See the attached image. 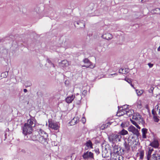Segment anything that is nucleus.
<instances>
[{
  "instance_id": "obj_37",
  "label": "nucleus",
  "mask_w": 160,
  "mask_h": 160,
  "mask_svg": "<svg viewBox=\"0 0 160 160\" xmlns=\"http://www.w3.org/2000/svg\"><path fill=\"white\" fill-rule=\"evenodd\" d=\"M152 152H151L150 151H148V156H147V160H149L150 158V157L151 156V154Z\"/></svg>"
},
{
  "instance_id": "obj_14",
  "label": "nucleus",
  "mask_w": 160,
  "mask_h": 160,
  "mask_svg": "<svg viewBox=\"0 0 160 160\" xmlns=\"http://www.w3.org/2000/svg\"><path fill=\"white\" fill-rule=\"evenodd\" d=\"M149 160H160V155L158 154H153Z\"/></svg>"
},
{
  "instance_id": "obj_25",
  "label": "nucleus",
  "mask_w": 160,
  "mask_h": 160,
  "mask_svg": "<svg viewBox=\"0 0 160 160\" xmlns=\"http://www.w3.org/2000/svg\"><path fill=\"white\" fill-rule=\"evenodd\" d=\"M86 146L88 147H90L91 148H92V143L91 141L89 140L85 143Z\"/></svg>"
},
{
  "instance_id": "obj_34",
  "label": "nucleus",
  "mask_w": 160,
  "mask_h": 160,
  "mask_svg": "<svg viewBox=\"0 0 160 160\" xmlns=\"http://www.w3.org/2000/svg\"><path fill=\"white\" fill-rule=\"evenodd\" d=\"M159 10H160V8H155V9L152 10L151 11V12L153 14H155V13H157V12H155V11H158Z\"/></svg>"
},
{
  "instance_id": "obj_24",
  "label": "nucleus",
  "mask_w": 160,
  "mask_h": 160,
  "mask_svg": "<svg viewBox=\"0 0 160 160\" xmlns=\"http://www.w3.org/2000/svg\"><path fill=\"white\" fill-rule=\"evenodd\" d=\"M157 109V112H158V114H157L158 115V117H160V104H158L155 107V109Z\"/></svg>"
},
{
  "instance_id": "obj_38",
  "label": "nucleus",
  "mask_w": 160,
  "mask_h": 160,
  "mask_svg": "<svg viewBox=\"0 0 160 160\" xmlns=\"http://www.w3.org/2000/svg\"><path fill=\"white\" fill-rule=\"evenodd\" d=\"M154 121L156 122H158L159 120V119L158 118L157 116L153 117Z\"/></svg>"
},
{
  "instance_id": "obj_9",
  "label": "nucleus",
  "mask_w": 160,
  "mask_h": 160,
  "mask_svg": "<svg viewBox=\"0 0 160 160\" xmlns=\"http://www.w3.org/2000/svg\"><path fill=\"white\" fill-rule=\"evenodd\" d=\"M121 148L120 147H118V146L114 145L112 147V151L113 152L118 155H119L120 153Z\"/></svg>"
},
{
  "instance_id": "obj_45",
  "label": "nucleus",
  "mask_w": 160,
  "mask_h": 160,
  "mask_svg": "<svg viewBox=\"0 0 160 160\" xmlns=\"http://www.w3.org/2000/svg\"><path fill=\"white\" fill-rule=\"evenodd\" d=\"M86 119L84 117L82 118V121L83 123H84L86 122Z\"/></svg>"
},
{
  "instance_id": "obj_26",
  "label": "nucleus",
  "mask_w": 160,
  "mask_h": 160,
  "mask_svg": "<svg viewBox=\"0 0 160 160\" xmlns=\"http://www.w3.org/2000/svg\"><path fill=\"white\" fill-rule=\"evenodd\" d=\"M131 122L137 128H138L140 129L141 128L138 124V122H136V121H134L133 120H131Z\"/></svg>"
},
{
  "instance_id": "obj_56",
  "label": "nucleus",
  "mask_w": 160,
  "mask_h": 160,
  "mask_svg": "<svg viewBox=\"0 0 160 160\" xmlns=\"http://www.w3.org/2000/svg\"><path fill=\"white\" fill-rule=\"evenodd\" d=\"M118 160H119V159H118Z\"/></svg>"
},
{
  "instance_id": "obj_19",
  "label": "nucleus",
  "mask_w": 160,
  "mask_h": 160,
  "mask_svg": "<svg viewBox=\"0 0 160 160\" xmlns=\"http://www.w3.org/2000/svg\"><path fill=\"white\" fill-rule=\"evenodd\" d=\"M69 63L68 61L66 60L62 61L60 63V66L63 67H67Z\"/></svg>"
},
{
  "instance_id": "obj_7",
  "label": "nucleus",
  "mask_w": 160,
  "mask_h": 160,
  "mask_svg": "<svg viewBox=\"0 0 160 160\" xmlns=\"http://www.w3.org/2000/svg\"><path fill=\"white\" fill-rule=\"evenodd\" d=\"M48 126L49 128L54 130H57L58 129L59 127L57 123L52 122V121H50L49 120L48 121Z\"/></svg>"
},
{
  "instance_id": "obj_15",
  "label": "nucleus",
  "mask_w": 160,
  "mask_h": 160,
  "mask_svg": "<svg viewBox=\"0 0 160 160\" xmlns=\"http://www.w3.org/2000/svg\"><path fill=\"white\" fill-rule=\"evenodd\" d=\"M159 144L157 140H154L150 144V145L153 148H157L158 147Z\"/></svg>"
},
{
  "instance_id": "obj_4",
  "label": "nucleus",
  "mask_w": 160,
  "mask_h": 160,
  "mask_svg": "<svg viewBox=\"0 0 160 160\" xmlns=\"http://www.w3.org/2000/svg\"><path fill=\"white\" fill-rule=\"evenodd\" d=\"M132 119L135 120V121L138 122L139 124L143 125L144 123V121L143 118H142V116L139 113H136L133 116Z\"/></svg>"
},
{
  "instance_id": "obj_29",
  "label": "nucleus",
  "mask_w": 160,
  "mask_h": 160,
  "mask_svg": "<svg viewBox=\"0 0 160 160\" xmlns=\"http://www.w3.org/2000/svg\"><path fill=\"white\" fill-rule=\"evenodd\" d=\"M136 92L137 95L138 96H140L143 93L144 90H136Z\"/></svg>"
},
{
  "instance_id": "obj_39",
  "label": "nucleus",
  "mask_w": 160,
  "mask_h": 160,
  "mask_svg": "<svg viewBox=\"0 0 160 160\" xmlns=\"http://www.w3.org/2000/svg\"><path fill=\"white\" fill-rule=\"evenodd\" d=\"M76 99H78V101L79 102V103L80 102V100L82 99L81 96L79 95H76Z\"/></svg>"
},
{
  "instance_id": "obj_46",
  "label": "nucleus",
  "mask_w": 160,
  "mask_h": 160,
  "mask_svg": "<svg viewBox=\"0 0 160 160\" xmlns=\"http://www.w3.org/2000/svg\"><path fill=\"white\" fill-rule=\"evenodd\" d=\"M148 65L149 66L150 68H151L152 67L153 65V64H152L151 63H149L148 64Z\"/></svg>"
},
{
  "instance_id": "obj_55",
  "label": "nucleus",
  "mask_w": 160,
  "mask_h": 160,
  "mask_svg": "<svg viewBox=\"0 0 160 160\" xmlns=\"http://www.w3.org/2000/svg\"><path fill=\"white\" fill-rule=\"evenodd\" d=\"M143 0H141V2H142V1H143Z\"/></svg>"
},
{
  "instance_id": "obj_16",
  "label": "nucleus",
  "mask_w": 160,
  "mask_h": 160,
  "mask_svg": "<svg viewBox=\"0 0 160 160\" xmlns=\"http://www.w3.org/2000/svg\"><path fill=\"white\" fill-rule=\"evenodd\" d=\"M75 98L74 95H72L70 96L67 97L66 99V101L68 103H70Z\"/></svg>"
},
{
  "instance_id": "obj_11",
  "label": "nucleus",
  "mask_w": 160,
  "mask_h": 160,
  "mask_svg": "<svg viewBox=\"0 0 160 160\" xmlns=\"http://www.w3.org/2000/svg\"><path fill=\"white\" fill-rule=\"evenodd\" d=\"M124 106V107H121L120 108H122V109H120L119 111L117 113L118 116H120L123 115H124L126 114L125 112L126 111V108Z\"/></svg>"
},
{
  "instance_id": "obj_36",
  "label": "nucleus",
  "mask_w": 160,
  "mask_h": 160,
  "mask_svg": "<svg viewBox=\"0 0 160 160\" xmlns=\"http://www.w3.org/2000/svg\"><path fill=\"white\" fill-rule=\"evenodd\" d=\"M102 151H104V150H105V151H108V150H109V148H107L106 146H102Z\"/></svg>"
},
{
  "instance_id": "obj_13",
  "label": "nucleus",
  "mask_w": 160,
  "mask_h": 160,
  "mask_svg": "<svg viewBox=\"0 0 160 160\" xmlns=\"http://www.w3.org/2000/svg\"><path fill=\"white\" fill-rule=\"evenodd\" d=\"M102 37L107 40H110L112 38V35L108 33H104L102 35Z\"/></svg>"
},
{
  "instance_id": "obj_18",
  "label": "nucleus",
  "mask_w": 160,
  "mask_h": 160,
  "mask_svg": "<svg viewBox=\"0 0 160 160\" xmlns=\"http://www.w3.org/2000/svg\"><path fill=\"white\" fill-rule=\"evenodd\" d=\"M124 145L125 147V150L127 151L129 150L130 149V147L131 146L128 143H127V141L125 140L124 143Z\"/></svg>"
},
{
  "instance_id": "obj_42",
  "label": "nucleus",
  "mask_w": 160,
  "mask_h": 160,
  "mask_svg": "<svg viewBox=\"0 0 160 160\" xmlns=\"http://www.w3.org/2000/svg\"><path fill=\"white\" fill-rule=\"evenodd\" d=\"M154 89V88L153 87H151L150 88L149 90V92L150 93H152L153 92V90Z\"/></svg>"
},
{
  "instance_id": "obj_53",
  "label": "nucleus",
  "mask_w": 160,
  "mask_h": 160,
  "mask_svg": "<svg viewBox=\"0 0 160 160\" xmlns=\"http://www.w3.org/2000/svg\"><path fill=\"white\" fill-rule=\"evenodd\" d=\"M158 51H160V46L158 48Z\"/></svg>"
},
{
  "instance_id": "obj_35",
  "label": "nucleus",
  "mask_w": 160,
  "mask_h": 160,
  "mask_svg": "<svg viewBox=\"0 0 160 160\" xmlns=\"http://www.w3.org/2000/svg\"><path fill=\"white\" fill-rule=\"evenodd\" d=\"M40 8L36 7L34 9V11L36 12L37 13H39V12Z\"/></svg>"
},
{
  "instance_id": "obj_50",
  "label": "nucleus",
  "mask_w": 160,
  "mask_h": 160,
  "mask_svg": "<svg viewBox=\"0 0 160 160\" xmlns=\"http://www.w3.org/2000/svg\"><path fill=\"white\" fill-rule=\"evenodd\" d=\"M117 75V74L116 73H114V74H111L110 75L111 76H112L113 75Z\"/></svg>"
},
{
  "instance_id": "obj_27",
  "label": "nucleus",
  "mask_w": 160,
  "mask_h": 160,
  "mask_svg": "<svg viewBox=\"0 0 160 160\" xmlns=\"http://www.w3.org/2000/svg\"><path fill=\"white\" fill-rule=\"evenodd\" d=\"M118 133L120 134L121 136V135H124L127 134L128 133V132L125 129H123Z\"/></svg>"
},
{
  "instance_id": "obj_47",
  "label": "nucleus",
  "mask_w": 160,
  "mask_h": 160,
  "mask_svg": "<svg viewBox=\"0 0 160 160\" xmlns=\"http://www.w3.org/2000/svg\"><path fill=\"white\" fill-rule=\"evenodd\" d=\"M124 106L125 108H126L125 109H129L128 108V106L127 105H124L122 107H124Z\"/></svg>"
},
{
  "instance_id": "obj_1",
  "label": "nucleus",
  "mask_w": 160,
  "mask_h": 160,
  "mask_svg": "<svg viewBox=\"0 0 160 160\" xmlns=\"http://www.w3.org/2000/svg\"><path fill=\"white\" fill-rule=\"evenodd\" d=\"M35 126V120L34 118H32L28 120L27 123L24 124L22 127V133L25 135L24 139L26 140L30 139V134L33 131V128Z\"/></svg>"
},
{
  "instance_id": "obj_3",
  "label": "nucleus",
  "mask_w": 160,
  "mask_h": 160,
  "mask_svg": "<svg viewBox=\"0 0 160 160\" xmlns=\"http://www.w3.org/2000/svg\"><path fill=\"white\" fill-rule=\"evenodd\" d=\"M121 136L119 133L112 134L108 137L109 141L113 143L121 141Z\"/></svg>"
},
{
  "instance_id": "obj_33",
  "label": "nucleus",
  "mask_w": 160,
  "mask_h": 160,
  "mask_svg": "<svg viewBox=\"0 0 160 160\" xmlns=\"http://www.w3.org/2000/svg\"><path fill=\"white\" fill-rule=\"evenodd\" d=\"M144 155V153L143 151H141L139 153V156H140V159H142L143 158V156Z\"/></svg>"
},
{
  "instance_id": "obj_28",
  "label": "nucleus",
  "mask_w": 160,
  "mask_h": 160,
  "mask_svg": "<svg viewBox=\"0 0 160 160\" xmlns=\"http://www.w3.org/2000/svg\"><path fill=\"white\" fill-rule=\"evenodd\" d=\"M102 156L103 157H107L109 156L108 151H102Z\"/></svg>"
},
{
  "instance_id": "obj_40",
  "label": "nucleus",
  "mask_w": 160,
  "mask_h": 160,
  "mask_svg": "<svg viewBox=\"0 0 160 160\" xmlns=\"http://www.w3.org/2000/svg\"><path fill=\"white\" fill-rule=\"evenodd\" d=\"M47 61L48 63L51 64V65H52L53 67H55L54 64L51 61V60L50 59H47Z\"/></svg>"
},
{
  "instance_id": "obj_5",
  "label": "nucleus",
  "mask_w": 160,
  "mask_h": 160,
  "mask_svg": "<svg viewBox=\"0 0 160 160\" xmlns=\"http://www.w3.org/2000/svg\"><path fill=\"white\" fill-rule=\"evenodd\" d=\"M128 130L129 132H131L134 134L136 135L137 137L139 136L140 135L138 130L132 125L129 126L128 128Z\"/></svg>"
},
{
  "instance_id": "obj_8",
  "label": "nucleus",
  "mask_w": 160,
  "mask_h": 160,
  "mask_svg": "<svg viewBox=\"0 0 160 160\" xmlns=\"http://www.w3.org/2000/svg\"><path fill=\"white\" fill-rule=\"evenodd\" d=\"M40 133V131H39V129L38 131H35L32 136H30V138L33 141H38V138H39Z\"/></svg>"
},
{
  "instance_id": "obj_54",
  "label": "nucleus",
  "mask_w": 160,
  "mask_h": 160,
  "mask_svg": "<svg viewBox=\"0 0 160 160\" xmlns=\"http://www.w3.org/2000/svg\"><path fill=\"white\" fill-rule=\"evenodd\" d=\"M5 138H6V133H5L4 134Z\"/></svg>"
},
{
  "instance_id": "obj_49",
  "label": "nucleus",
  "mask_w": 160,
  "mask_h": 160,
  "mask_svg": "<svg viewBox=\"0 0 160 160\" xmlns=\"http://www.w3.org/2000/svg\"><path fill=\"white\" fill-rule=\"evenodd\" d=\"M23 91H24V92H27L28 90H27V89H23Z\"/></svg>"
},
{
  "instance_id": "obj_51",
  "label": "nucleus",
  "mask_w": 160,
  "mask_h": 160,
  "mask_svg": "<svg viewBox=\"0 0 160 160\" xmlns=\"http://www.w3.org/2000/svg\"><path fill=\"white\" fill-rule=\"evenodd\" d=\"M95 151L97 152V153H99V152H98V150L96 149V150H95Z\"/></svg>"
},
{
  "instance_id": "obj_23",
  "label": "nucleus",
  "mask_w": 160,
  "mask_h": 160,
  "mask_svg": "<svg viewBox=\"0 0 160 160\" xmlns=\"http://www.w3.org/2000/svg\"><path fill=\"white\" fill-rule=\"evenodd\" d=\"M133 138V137H131L129 136L127 139V143H128V144H129L130 145H131V146L133 144V141H132V139Z\"/></svg>"
},
{
  "instance_id": "obj_43",
  "label": "nucleus",
  "mask_w": 160,
  "mask_h": 160,
  "mask_svg": "<svg viewBox=\"0 0 160 160\" xmlns=\"http://www.w3.org/2000/svg\"><path fill=\"white\" fill-rule=\"evenodd\" d=\"M152 115H153V117L155 116H156V115H157V114H156V112L154 111V109H153L152 110Z\"/></svg>"
},
{
  "instance_id": "obj_52",
  "label": "nucleus",
  "mask_w": 160,
  "mask_h": 160,
  "mask_svg": "<svg viewBox=\"0 0 160 160\" xmlns=\"http://www.w3.org/2000/svg\"><path fill=\"white\" fill-rule=\"evenodd\" d=\"M121 126L122 127V128H123V126H124V124H123L122 123V124H121Z\"/></svg>"
},
{
  "instance_id": "obj_31",
  "label": "nucleus",
  "mask_w": 160,
  "mask_h": 160,
  "mask_svg": "<svg viewBox=\"0 0 160 160\" xmlns=\"http://www.w3.org/2000/svg\"><path fill=\"white\" fill-rule=\"evenodd\" d=\"M136 105L138 108H141L142 107V103L141 101L139 100L137 101L136 103Z\"/></svg>"
},
{
  "instance_id": "obj_48",
  "label": "nucleus",
  "mask_w": 160,
  "mask_h": 160,
  "mask_svg": "<svg viewBox=\"0 0 160 160\" xmlns=\"http://www.w3.org/2000/svg\"><path fill=\"white\" fill-rule=\"evenodd\" d=\"M149 150L152 152L153 151V149L152 148H150Z\"/></svg>"
},
{
  "instance_id": "obj_44",
  "label": "nucleus",
  "mask_w": 160,
  "mask_h": 160,
  "mask_svg": "<svg viewBox=\"0 0 160 160\" xmlns=\"http://www.w3.org/2000/svg\"><path fill=\"white\" fill-rule=\"evenodd\" d=\"M125 80L129 83L131 82V80L128 78H125Z\"/></svg>"
},
{
  "instance_id": "obj_12",
  "label": "nucleus",
  "mask_w": 160,
  "mask_h": 160,
  "mask_svg": "<svg viewBox=\"0 0 160 160\" xmlns=\"http://www.w3.org/2000/svg\"><path fill=\"white\" fill-rule=\"evenodd\" d=\"M80 117L78 116H75L71 120L70 122L71 125H74L78 122Z\"/></svg>"
},
{
  "instance_id": "obj_41",
  "label": "nucleus",
  "mask_w": 160,
  "mask_h": 160,
  "mask_svg": "<svg viewBox=\"0 0 160 160\" xmlns=\"http://www.w3.org/2000/svg\"><path fill=\"white\" fill-rule=\"evenodd\" d=\"M87 91L86 90H84L82 93V95L84 96H85L87 94Z\"/></svg>"
},
{
  "instance_id": "obj_2",
  "label": "nucleus",
  "mask_w": 160,
  "mask_h": 160,
  "mask_svg": "<svg viewBox=\"0 0 160 160\" xmlns=\"http://www.w3.org/2000/svg\"><path fill=\"white\" fill-rule=\"evenodd\" d=\"M39 131H40V133L38 141L43 144H47L48 143V134L41 129H39Z\"/></svg>"
},
{
  "instance_id": "obj_30",
  "label": "nucleus",
  "mask_w": 160,
  "mask_h": 160,
  "mask_svg": "<svg viewBox=\"0 0 160 160\" xmlns=\"http://www.w3.org/2000/svg\"><path fill=\"white\" fill-rule=\"evenodd\" d=\"M8 75V72H2L1 74V77H2L3 78H6L7 77V76Z\"/></svg>"
},
{
  "instance_id": "obj_10",
  "label": "nucleus",
  "mask_w": 160,
  "mask_h": 160,
  "mask_svg": "<svg viewBox=\"0 0 160 160\" xmlns=\"http://www.w3.org/2000/svg\"><path fill=\"white\" fill-rule=\"evenodd\" d=\"M83 157L84 159L93 158V154L91 152L88 151L84 154L83 155Z\"/></svg>"
},
{
  "instance_id": "obj_6",
  "label": "nucleus",
  "mask_w": 160,
  "mask_h": 160,
  "mask_svg": "<svg viewBox=\"0 0 160 160\" xmlns=\"http://www.w3.org/2000/svg\"><path fill=\"white\" fill-rule=\"evenodd\" d=\"M85 63L87 64L86 65L82 66V67H86L87 68H93L95 67V65H93L92 63L88 59L85 58L83 60Z\"/></svg>"
},
{
  "instance_id": "obj_22",
  "label": "nucleus",
  "mask_w": 160,
  "mask_h": 160,
  "mask_svg": "<svg viewBox=\"0 0 160 160\" xmlns=\"http://www.w3.org/2000/svg\"><path fill=\"white\" fill-rule=\"evenodd\" d=\"M119 72L123 74H126L128 72V69L127 68L121 69L119 70Z\"/></svg>"
},
{
  "instance_id": "obj_20",
  "label": "nucleus",
  "mask_w": 160,
  "mask_h": 160,
  "mask_svg": "<svg viewBox=\"0 0 160 160\" xmlns=\"http://www.w3.org/2000/svg\"><path fill=\"white\" fill-rule=\"evenodd\" d=\"M134 111L132 110H130L129 109H126V111L125 112L126 114L128 116L130 117L132 115Z\"/></svg>"
},
{
  "instance_id": "obj_21",
  "label": "nucleus",
  "mask_w": 160,
  "mask_h": 160,
  "mask_svg": "<svg viewBox=\"0 0 160 160\" xmlns=\"http://www.w3.org/2000/svg\"><path fill=\"white\" fill-rule=\"evenodd\" d=\"M76 23L78 25H80L79 27L80 28H84L85 26V22L83 21H79L78 22H76Z\"/></svg>"
},
{
  "instance_id": "obj_17",
  "label": "nucleus",
  "mask_w": 160,
  "mask_h": 160,
  "mask_svg": "<svg viewBox=\"0 0 160 160\" xmlns=\"http://www.w3.org/2000/svg\"><path fill=\"white\" fill-rule=\"evenodd\" d=\"M142 138H143L146 139L147 138L146 134L148 133V130L146 128H143L142 129Z\"/></svg>"
},
{
  "instance_id": "obj_32",
  "label": "nucleus",
  "mask_w": 160,
  "mask_h": 160,
  "mask_svg": "<svg viewBox=\"0 0 160 160\" xmlns=\"http://www.w3.org/2000/svg\"><path fill=\"white\" fill-rule=\"evenodd\" d=\"M25 85L26 87H30L32 85V83L30 81H27L25 83Z\"/></svg>"
}]
</instances>
